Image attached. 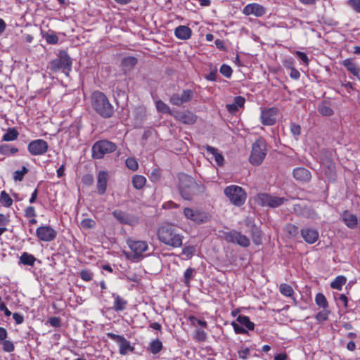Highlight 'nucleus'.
Here are the masks:
<instances>
[{
    "instance_id": "1",
    "label": "nucleus",
    "mask_w": 360,
    "mask_h": 360,
    "mask_svg": "<svg viewBox=\"0 0 360 360\" xmlns=\"http://www.w3.org/2000/svg\"><path fill=\"white\" fill-rule=\"evenodd\" d=\"M179 191L184 200H191L195 195L204 192V186L198 184L193 177L187 174H179Z\"/></svg>"
},
{
    "instance_id": "2",
    "label": "nucleus",
    "mask_w": 360,
    "mask_h": 360,
    "mask_svg": "<svg viewBox=\"0 0 360 360\" xmlns=\"http://www.w3.org/2000/svg\"><path fill=\"white\" fill-rule=\"evenodd\" d=\"M158 240L167 246L173 248H180L184 236L172 225H164L158 230Z\"/></svg>"
},
{
    "instance_id": "3",
    "label": "nucleus",
    "mask_w": 360,
    "mask_h": 360,
    "mask_svg": "<svg viewBox=\"0 0 360 360\" xmlns=\"http://www.w3.org/2000/svg\"><path fill=\"white\" fill-rule=\"evenodd\" d=\"M91 98L94 109L101 116L105 118L112 117L114 112L113 107L104 94L99 91L94 92Z\"/></svg>"
},
{
    "instance_id": "4",
    "label": "nucleus",
    "mask_w": 360,
    "mask_h": 360,
    "mask_svg": "<svg viewBox=\"0 0 360 360\" xmlns=\"http://www.w3.org/2000/svg\"><path fill=\"white\" fill-rule=\"evenodd\" d=\"M72 65V61L68 53L65 51H60L58 57L51 62L50 70L53 72L63 70L65 75L69 76Z\"/></svg>"
},
{
    "instance_id": "5",
    "label": "nucleus",
    "mask_w": 360,
    "mask_h": 360,
    "mask_svg": "<svg viewBox=\"0 0 360 360\" xmlns=\"http://www.w3.org/2000/svg\"><path fill=\"white\" fill-rule=\"evenodd\" d=\"M266 155V141L259 138L252 146V151L249 158L250 162L255 166L262 164Z\"/></svg>"
},
{
    "instance_id": "6",
    "label": "nucleus",
    "mask_w": 360,
    "mask_h": 360,
    "mask_svg": "<svg viewBox=\"0 0 360 360\" xmlns=\"http://www.w3.org/2000/svg\"><path fill=\"white\" fill-rule=\"evenodd\" d=\"M224 193L230 202L236 206H242L246 200V192L240 186L236 185L229 186L225 188Z\"/></svg>"
},
{
    "instance_id": "7",
    "label": "nucleus",
    "mask_w": 360,
    "mask_h": 360,
    "mask_svg": "<svg viewBox=\"0 0 360 360\" xmlns=\"http://www.w3.org/2000/svg\"><path fill=\"white\" fill-rule=\"evenodd\" d=\"M117 146L108 140L96 141L92 146V157L95 159H101L105 154L115 151Z\"/></svg>"
},
{
    "instance_id": "8",
    "label": "nucleus",
    "mask_w": 360,
    "mask_h": 360,
    "mask_svg": "<svg viewBox=\"0 0 360 360\" xmlns=\"http://www.w3.org/2000/svg\"><path fill=\"white\" fill-rule=\"evenodd\" d=\"M127 244L133 252L131 260L137 262L143 257V253L148 250V245L144 240H136L132 238L127 240Z\"/></svg>"
},
{
    "instance_id": "9",
    "label": "nucleus",
    "mask_w": 360,
    "mask_h": 360,
    "mask_svg": "<svg viewBox=\"0 0 360 360\" xmlns=\"http://www.w3.org/2000/svg\"><path fill=\"white\" fill-rule=\"evenodd\" d=\"M286 200L284 198L270 195L266 193H260L255 198L256 202L261 206H269L277 207L284 203Z\"/></svg>"
},
{
    "instance_id": "10",
    "label": "nucleus",
    "mask_w": 360,
    "mask_h": 360,
    "mask_svg": "<svg viewBox=\"0 0 360 360\" xmlns=\"http://www.w3.org/2000/svg\"><path fill=\"white\" fill-rule=\"evenodd\" d=\"M224 238L229 243H236L244 248L248 247L250 244V239L246 236L234 230L225 233Z\"/></svg>"
},
{
    "instance_id": "11",
    "label": "nucleus",
    "mask_w": 360,
    "mask_h": 360,
    "mask_svg": "<svg viewBox=\"0 0 360 360\" xmlns=\"http://www.w3.org/2000/svg\"><path fill=\"white\" fill-rule=\"evenodd\" d=\"M107 336L119 345V352L121 355H127L129 352L134 350V347L131 345L129 341L124 337L112 333H108Z\"/></svg>"
},
{
    "instance_id": "12",
    "label": "nucleus",
    "mask_w": 360,
    "mask_h": 360,
    "mask_svg": "<svg viewBox=\"0 0 360 360\" xmlns=\"http://www.w3.org/2000/svg\"><path fill=\"white\" fill-rule=\"evenodd\" d=\"M184 214L186 219L197 224L204 223L209 220V216L206 212L189 207H186L184 210Z\"/></svg>"
},
{
    "instance_id": "13",
    "label": "nucleus",
    "mask_w": 360,
    "mask_h": 360,
    "mask_svg": "<svg viewBox=\"0 0 360 360\" xmlns=\"http://www.w3.org/2000/svg\"><path fill=\"white\" fill-rule=\"evenodd\" d=\"M48 143L44 139L33 140L27 146L29 153L32 155H41L48 150Z\"/></svg>"
},
{
    "instance_id": "14",
    "label": "nucleus",
    "mask_w": 360,
    "mask_h": 360,
    "mask_svg": "<svg viewBox=\"0 0 360 360\" xmlns=\"http://www.w3.org/2000/svg\"><path fill=\"white\" fill-rule=\"evenodd\" d=\"M112 215L117 221L124 224L135 226L138 224L139 221L138 217L119 210H114Z\"/></svg>"
},
{
    "instance_id": "15",
    "label": "nucleus",
    "mask_w": 360,
    "mask_h": 360,
    "mask_svg": "<svg viewBox=\"0 0 360 360\" xmlns=\"http://www.w3.org/2000/svg\"><path fill=\"white\" fill-rule=\"evenodd\" d=\"M36 234L40 240L49 242L56 238L57 232L49 226H41L37 229Z\"/></svg>"
},
{
    "instance_id": "16",
    "label": "nucleus",
    "mask_w": 360,
    "mask_h": 360,
    "mask_svg": "<svg viewBox=\"0 0 360 360\" xmlns=\"http://www.w3.org/2000/svg\"><path fill=\"white\" fill-rule=\"evenodd\" d=\"M278 110L276 108L262 110L260 119L262 124L271 126L276 123Z\"/></svg>"
},
{
    "instance_id": "17",
    "label": "nucleus",
    "mask_w": 360,
    "mask_h": 360,
    "mask_svg": "<svg viewBox=\"0 0 360 360\" xmlns=\"http://www.w3.org/2000/svg\"><path fill=\"white\" fill-rule=\"evenodd\" d=\"M242 13L245 15H253L256 17H262L266 14V9L259 4L251 3L243 8Z\"/></svg>"
},
{
    "instance_id": "18",
    "label": "nucleus",
    "mask_w": 360,
    "mask_h": 360,
    "mask_svg": "<svg viewBox=\"0 0 360 360\" xmlns=\"http://www.w3.org/2000/svg\"><path fill=\"white\" fill-rule=\"evenodd\" d=\"M300 232L304 241L309 244H314L319 238V231L314 229L304 228L301 229Z\"/></svg>"
},
{
    "instance_id": "19",
    "label": "nucleus",
    "mask_w": 360,
    "mask_h": 360,
    "mask_svg": "<svg viewBox=\"0 0 360 360\" xmlns=\"http://www.w3.org/2000/svg\"><path fill=\"white\" fill-rule=\"evenodd\" d=\"M108 181V174L105 171H100L97 175L96 188L100 195L105 193Z\"/></svg>"
},
{
    "instance_id": "20",
    "label": "nucleus",
    "mask_w": 360,
    "mask_h": 360,
    "mask_svg": "<svg viewBox=\"0 0 360 360\" xmlns=\"http://www.w3.org/2000/svg\"><path fill=\"white\" fill-rule=\"evenodd\" d=\"M341 219L349 229H354L356 228L358 225V218L356 215L349 211H345L341 215Z\"/></svg>"
},
{
    "instance_id": "21",
    "label": "nucleus",
    "mask_w": 360,
    "mask_h": 360,
    "mask_svg": "<svg viewBox=\"0 0 360 360\" xmlns=\"http://www.w3.org/2000/svg\"><path fill=\"white\" fill-rule=\"evenodd\" d=\"M174 117L179 121L187 124H192L196 121V116L190 111L177 112Z\"/></svg>"
},
{
    "instance_id": "22",
    "label": "nucleus",
    "mask_w": 360,
    "mask_h": 360,
    "mask_svg": "<svg viewBox=\"0 0 360 360\" xmlns=\"http://www.w3.org/2000/svg\"><path fill=\"white\" fill-rule=\"evenodd\" d=\"M202 148L206 150L208 155H211L210 158L214 159V161L218 166H222L224 165V158L217 148L208 145L205 146Z\"/></svg>"
},
{
    "instance_id": "23",
    "label": "nucleus",
    "mask_w": 360,
    "mask_h": 360,
    "mask_svg": "<svg viewBox=\"0 0 360 360\" xmlns=\"http://www.w3.org/2000/svg\"><path fill=\"white\" fill-rule=\"evenodd\" d=\"M175 37L181 40L189 39L192 36V30L186 25H179L174 30Z\"/></svg>"
},
{
    "instance_id": "24",
    "label": "nucleus",
    "mask_w": 360,
    "mask_h": 360,
    "mask_svg": "<svg viewBox=\"0 0 360 360\" xmlns=\"http://www.w3.org/2000/svg\"><path fill=\"white\" fill-rule=\"evenodd\" d=\"M294 178L300 181L307 182L311 179V172L304 167H297L293 170Z\"/></svg>"
},
{
    "instance_id": "25",
    "label": "nucleus",
    "mask_w": 360,
    "mask_h": 360,
    "mask_svg": "<svg viewBox=\"0 0 360 360\" xmlns=\"http://www.w3.org/2000/svg\"><path fill=\"white\" fill-rule=\"evenodd\" d=\"M245 99L244 97L238 96H236L232 103L226 105L227 110L231 113L236 112L240 108H243L245 104Z\"/></svg>"
},
{
    "instance_id": "26",
    "label": "nucleus",
    "mask_w": 360,
    "mask_h": 360,
    "mask_svg": "<svg viewBox=\"0 0 360 360\" xmlns=\"http://www.w3.org/2000/svg\"><path fill=\"white\" fill-rule=\"evenodd\" d=\"M138 60L133 56H127L122 58L121 65L123 71L127 73L131 71L137 64Z\"/></svg>"
},
{
    "instance_id": "27",
    "label": "nucleus",
    "mask_w": 360,
    "mask_h": 360,
    "mask_svg": "<svg viewBox=\"0 0 360 360\" xmlns=\"http://www.w3.org/2000/svg\"><path fill=\"white\" fill-rule=\"evenodd\" d=\"M112 297L115 299L113 309L116 311H121L124 310L127 304V301L117 294H113Z\"/></svg>"
},
{
    "instance_id": "28",
    "label": "nucleus",
    "mask_w": 360,
    "mask_h": 360,
    "mask_svg": "<svg viewBox=\"0 0 360 360\" xmlns=\"http://www.w3.org/2000/svg\"><path fill=\"white\" fill-rule=\"evenodd\" d=\"M279 292H281V295H283L285 297H291L293 300V302L296 304L297 301L295 298L293 297L294 290L290 285L287 283L280 284Z\"/></svg>"
},
{
    "instance_id": "29",
    "label": "nucleus",
    "mask_w": 360,
    "mask_h": 360,
    "mask_svg": "<svg viewBox=\"0 0 360 360\" xmlns=\"http://www.w3.org/2000/svg\"><path fill=\"white\" fill-rule=\"evenodd\" d=\"M318 111L323 116H331L334 114V110L330 107L329 103L323 101L318 105Z\"/></svg>"
},
{
    "instance_id": "30",
    "label": "nucleus",
    "mask_w": 360,
    "mask_h": 360,
    "mask_svg": "<svg viewBox=\"0 0 360 360\" xmlns=\"http://www.w3.org/2000/svg\"><path fill=\"white\" fill-rule=\"evenodd\" d=\"M162 342L157 338L150 342L147 350L155 355L158 354L162 349Z\"/></svg>"
},
{
    "instance_id": "31",
    "label": "nucleus",
    "mask_w": 360,
    "mask_h": 360,
    "mask_svg": "<svg viewBox=\"0 0 360 360\" xmlns=\"http://www.w3.org/2000/svg\"><path fill=\"white\" fill-rule=\"evenodd\" d=\"M18 149L10 144L4 143L0 145V153L4 155H11L17 153Z\"/></svg>"
},
{
    "instance_id": "32",
    "label": "nucleus",
    "mask_w": 360,
    "mask_h": 360,
    "mask_svg": "<svg viewBox=\"0 0 360 360\" xmlns=\"http://www.w3.org/2000/svg\"><path fill=\"white\" fill-rule=\"evenodd\" d=\"M18 131L15 128H8L7 131L4 134L2 141H13L18 139Z\"/></svg>"
},
{
    "instance_id": "33",
    "label": "nucleus",
    "mask_w": 360,
    "mask_h": 360,
    "mask_svg": "<svg viewBox=\"0 0 360 360\" xmlns=\"http://www.w3.org/2000/svg\"><path fill=\"white\" fill-rule=\"evenodd\" d=\"M36 261V258L34 255L27 252H23L20 257V262L24 265L33 266Z\"/></svg>"
},
{
    "instance_id": "34",
    "label": "nucleus",
    "mask_w": 360,
    "mask_h": 360,
    "mask_svg": "<svg viewBox=\"0 0 360 360\" xmlns=\"http://www.w3.org/2000/svg\"><path fill=\"white\" fill-rule=\"evenodd\" d=\"M146 183V179L142 175H134L132 178V185L136 189H141Z\"/></svg>"
},
{
    "instance_id": "35",
    "label": "nucleus",
    "mask_w": 360,
    "mask_h": 360,
    "mask_svg": "<svg viewBox=\"0 0 360 360\" xmlns=\"http://www.w3.org/2000/svg\"><path fill=\"white\" fill-rule=\"evenodd\" d=\"M237 321L242 326H245L248 330H252L255 328V324L252 321H250L248 316L240 315L237 318Z\"/></svg>"
},
{
    "instance_id": "36",
    "label": "nucleus",
    "mask_w": 360,
    "mask_h": 360,
    "mask_svg": "<svg viewBox=\"0 0 360 360\" xmlns=\"http://www.w3.org/2000/svg\"><path fill=\"white\" fill-rule=\"evenodd\" d=\"M342 65L345 68H347L348 71H349L353 75L357 76L359 74V70L356 67L355 63L352 61V60L347 58L343 60Z\"/></svg>"
},
{
    "instance_id": "37",
    "label": "nucleus",
    "mask_w": 360,
    "mask_h": 360,
    "mask_svg": "<svg viewBox=\"0 0 360 360\" xmlns=\"http://www.w3.org/2000/svg\"><path fill=\"white\" fill-rule=\"evenodd\" d=\"M315 302L319 307L324 309H326L328 307V303L326 297L323 293L321 292H319L316 295Z\"/></svg>"
},
{
    "instance_id": "38",
    "label": "nucleus",
    "mask_w": 360,
    "mask_h": 360,
    "mask_svg": "<svg viewBox=\"0 0 360 360\" xmlns=\"http://www.w3.org/2000/svg\"><path fill=\"white\" fill-rule=\"evenodd\" d=\"M29 172L25 166H22L21 170H17L13 172V178L15 181H22L24 176Z\"/></svg>"
},
{
    "instance_id": "39",
    "label": "nucleus",
    "mask_w": 360,
    "mask_h": 360,
    "mask_svg": "<svg viewBox=\"0 0 360 360\" xmlns=\"http://www.w3.org/2000/svg\"><path fill=\"white\" fill-rule=\"evenodd\" d=\"M0 202L6 207H10L13 204V200L5 191H2L0 193Z\"/></svg>"
},
{
    "instance_id": "40",
    "label": "nucleus",
    "mask_w": 360,
    "mask_h": 360,
    "mask_svg": "<svg viewBox=\"0 0 360 360\" xmlns=\"http://www.w3.org/2000/svg\"><path fill=\"white\" fill-rule=\"evenodd\" d=\"M345 283L346 278L342 276H339L330 283V287L333 289L341 290Z\"/></svg>"
},
{
    "instance_id": "41",
    "label": "nucleus",
    "mask_w": 360,
    "mask_h": 360,
    "mask_svg": "<svg viewBox=\"0 0 360 360\" xmlns=\"http://www.w3.org/2000/svg\"><path fill=\"white\" fill-rule=\"evenodd\" d=\"M9 217L0 214V236L7 231L6 226L9 224Z\"/></svg>"
},
{
    "instance_id": "42",
    "label": "nucleus",
    "mask_w": 360,
    "mask_h": 360,
    "mask_svg": "<svg viewBox=\"0 0 360 360\" xmlns=\"http://www.w3.org/2000/svg\"><path fill=\"white\" fill-rule=\"evenodd\" d=\"M156 108L158 112L165 113V114H171V110L169 107L163 101L159 100L155 103Z\"/></svg>"
},
{
    "instance_id": "43",
    "label": "nucleus",
    "mask_w": 360,
    "mask_h": 360,
    "mask_svg": "<svg viewBox=\"0 0 360 360\" xmlns=\"http://www.w3.org/2000/svg\"><path fill=\"white\" fill-rule=\"evenodd\" d=\"M194 92L191 89H185L182 91L181 96V99L183 103L189 102L193 97Z\"/></svg>"
},
{
    "instance_id": "44",
    "label": "nucleus",
    "mask_w": 360,
    "mask_h": 360,
    "mask_svg": "<svg viewBox=\"0 0 360 360\" xmlns=\"http://www.w3.org/2000/svg\"><path fill=\"white\" fill-rule=\"evenodd\" d=\"M194 338L198 342H203L207 338V333L203 330L197 328L194 331Z\"/></svg>"
},
{
    "instance_id": "45",
    "label": "nucleus",
    "mask_w": 360,
    "mask_h": 360,
    "mask_svg": "<svg viewBox=\"0 0 360 360\" xmlns=\"http://www.w3.org/2000/svg\"><path fill=\"white\" fill-rule=\"evenodd\" d=\"M80 225L84 229H89L95 227L96 221L91 219L86 218L82 220Z\"/></svg>"
},
{
    "instance_id": "46",
    "label": "nucleus",
    "mask_w": 360,
    "mask_h": 360,
    "mask_svg": "<svg viewBox=\"0 0 360 360\" xmlns=\"http://www.w3.org/2000/svg\"><path fill=\"white\" fill-rule=\"evenodd\" d=\"M219 72L225 77L230 78L232 75L233 70L229 65L223 64L219 69Z\"/></svg>"
},
{
    "instance_id": "47",
    "label": "nucleus",
    "mask_w": 360,
    "mask_h": 360,
    "mask_svg": "<svg viewBox=\"0 0 360 360\" xmlns=\"http://www.w3.org/2000/svg\"><path fill=\"white\" fill-rule=\"evenodd\" d=\"M126 165L127 167L131 171H136L137 170L139 167L138 162L134 158H128L126 161Z\"/></svg>"
},
{
    "instance_id": "48",
    "label": "nucleus",
    "mask_w": 360,
    "mask_h": 360,
    "mask_svg": "<svg viewBox=\"0 0 360 360\" xmlns=\"http://www.w3.org/2000/svg\"><path fill=\"white\" fill-rule=\"evenodd\" d=\"M195 252V248L194 246H186L183 248L181 254L187 259H190Z\"/></svg>"
},
{
    "instance_id": "49",
    "label": "nucleus",
    "mask_w": 360,
    "mask_h": 360,
    "mask_svg": "<svg viewBox=\"0 0 360 360\" xmlns=\"http://www.w3.org/2000/svg\"><path fill=\"white\" fill-rule=\"evenodd\" d=\"M188 319L191 321V325L193 326H195L196 324H198L203 328H207V323L206 321L198 319L196 317L193 316H189Z\"/></svg>"
},
{
    "instance_id": "50",
    "label": "nucleus",
    "mask_w": 360,
    "mask_h": 360,
    "mask_svg": "<svg viewBox=\"0 0 360 360\" xmlns=\"http://www.w3.org/2000/svg\"><path fill=\"white\" fill-rule=\"evenodd\" d=\"M194 269L192 268H188L184 273V283L187 286L189 285L191 279L193 276Z\"/></svg>"
},
{
    "instance_id": "51",
    "label": "nucleus",
    "mask_w": 360,
    "mask_h": 360,
    "mask_svg": "<svg viewBox=\"0 0 360 360\" xmlns=\"http://www.w3.org/2000/svg\"><path fill=\"white\" fill-rule=\"evenodd\" d=\"M327 167H328L327 170L325 171L326 175L329 179H333L335 178V167H334L333 163L330 162L328 164V165L327 166Z\"/></svg>"
},
{
    "instance_id": "52",
    "label": "nucleus",
    "mask_w": 360,
    "mask_h": 360,
    "mask_svg": "<svg viewBox=\"0 0 360 360\" xmlns=\"http://www.w3.org/2000/svg\"><path fill=\"white\" fill-rule=\"evenodd\" d=\"M169 101L173 105H177V106H180L182 104H184L183 102L181 101V96L179 94H173L170 97Z\"/></svg>"
},
{
    "instance_id": "53",
    "label": "nucleus",
    "mask_w": 360,
    "mask_h": 360,
    "mask_svg": "<svg viewBox=\"0 0 360 360\" xmlns=\"http://www.w3.org/2000/svg\"><path fill=\"white\" fill-rule=\"evenodd\" d=\"M3 349L6 352H11L14 350L13 343L10 340H3Z\"/></svg>"
},
{
    "instance_id": "54",
    "label": "nucleus",
    "mask_w": 360,
    "mask_h": 360,
    "mask_svg": "<svg viewBox=\"0 0 360 360\" xmlns=\"http://www.w3.org/2000/svg\"><path fill=\"white\" fill-rule=\"evenodd\" d=\"M285 230L288 234L292 236H295L298 233L297 226L293 224H288L285 227Z\"/></svg>"
},
{
    "instance_id": "55",
    "label": "nucleus",
    "mask_w": 360,
    "mask_h": 360,
    "mask_svg": "<svg viewBox=\"0 0 360 360\" xmlns=\"http://www.w3.org/2000/svg\"><path fill=\"white\" fill-rule=\"evenodd\" d=\"M348 5L356 13H360V0H349Z\"/></svg>"
},
{
    "instance_id": "56",
    "label": "nucleus",
    "mask_w": 360,
    "mask_h": 360,
    "mask_svg": "<svg viewBox=\"0 0 360 360\" xmlns=\"http://www.w3.org/2000/svg\"><path fill=\"white\" fill-rule=\"evenodd\" d=\"M25 216L27 218L35 217L36 211L33 206H29L25 210Z\"/></svg>"
},
{
    "instance_id": "57",
    "label": "nucleus",
    "mask_w": 360,
    "mask_h": 360,
    "mask_svg": "<svg viewBox=\"0 0 360 360\" xmlns=\"http://www.w3.org/2000/svg\"><path fill=\"white\" fill-rule=\"evenodd\" d=\"M328 314L329 312L328 311H326V310H323L321 311H319L316 315V320H318L319 321H324L328 319Z\"/></svg>"
},
{
    "instance_id": "58",
    "label": "nucleus",
    "mask_w": 360,
    "mask_h": 360,
    "mask_svg": "<svg viewBox=\"0 0 360 360\" xmlns=\"http://www.w3.org/2000/svg\"><path fill=\"white\" fill-rule=\"evenodd\" d=\"M290 131L294 136L297 137L300 134L301 127L300 125L292 123L290 125Z\"/></svg>"
},
{
    "instance_id": "59",
    "label": "nucleus",
    "mask_w": 360,
    "mask_h": 360,
    "mask_svg": "<svg viewBox=\"0 0 360 360\" xmlns=\"http://www.w3.org/2000/svg\"><path fill=\"white\" fill-rule=\"evenodd\" d=\"M232 326L234 331L238 334H245L247 333V330L240 324L233 322Z\"/></svg>"
},
{
    "instance_id": "60",
    "label": "nucleus",
    "mask_w": 360,
    "mask_h": 360,
    "mask_svg": "<svg viewBox=\"0 0 360 360\" xmlns=\"http://www.w3.org/2000/svg\"><path fill=\"white\" fill-rule=\"evenodd\" d=\"M80 276L82 279L86 281H89L92 279L93 275L89 271L83 270L80 272Z\"/></svg>"
},
{
    "instance_id": "61",
    "label": "nucleus",
    "mask_w": 360,
    "mask_h": 360,
    "mask_svg": "<svg viewBox=\"0 0 360 360\" xmlns=\"http://www.w3.org/2000/svg\"><path fill=\"white\" fill-rule=\"evenodd\" d=\"M238 353L239 359L246 360L250 354V349L248 348L241 349Z\"/></svg>"
},
{
    "instance_id": "62",
    "label": "nucleus",
    "mask_w": 360,
    "mask_h": 360,
    "mask_svg": "<svg viewBox=\"0 0 360 360\" xmlns=\"http://www.w3.org/2000/svg\"><path fill=\"white\" fill-rule=\"evenodd\" d=\"M46 40L49 44H56L58 41V38L55 34H48L46 37Z\"/></svg>"
},
{
    "instance_id": "63",
    "label": "nucleus",
    "mask_w": 360,
    "mask_h": 360,
    "mask_svg": "<svg viewBox=\"0 0 360 360\" xmlns=\"http://www.w3.org/2000/svg\"><path fill=\"white\" fill-rule=\"evenodd\" d=\"M13 319L15 320L16 324H21L24 321V317L19 313H13Z\"/></svg>"
},
{
    "instance_id": "64",
    "label": "nucleus",
    "mask_w": 360,
    "mask_h": 360,
    "mask_svg": "<svg viewBox=\"0 0 360 360\" xmlns=\"http://www.w3.org/2000/svg\"><path fill=\"white\" fill-rule=\"evenodd\" d=\"M49 323L53 327H59L60 326V320L58 317H51L49 319Z\"/></svg>"
}]
</instances>
